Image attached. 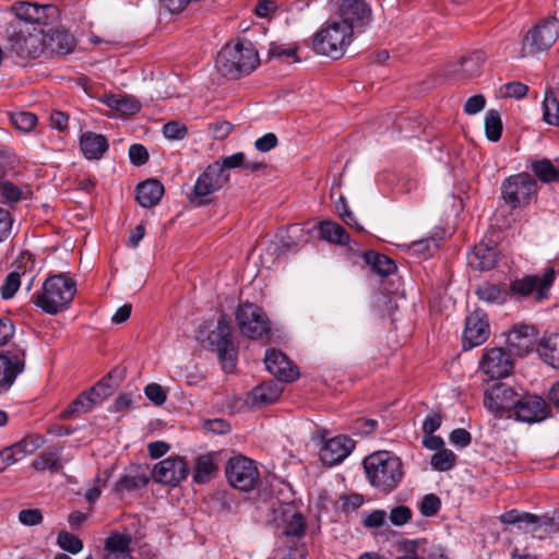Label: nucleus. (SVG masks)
Returning a JSON list of instances; mask_svg holds the SVG:
<instances>
[{
	"instance_id": "a18cd8bd",
	"label": "nucleus",
	"mask_w": 559,
	"mask_h": 559,
	"mask_svg": "<svg viewBox=\"0 0 559 559\" xmlns=\"http://www.w3.org/2000/svg\"><path fill=\"white\" fill-rule=\"evenodd\" d=\"M544 120L554 126H559V100L552 93H546L544 102Z\"/></svg>"
},
{
	"instance_id": "f3484780",
	"label": "nucleus",
	"mask_w": 559,
	"mask_h": 559,
	"mask_svg": "<svg viewBox=\"0 0 559 559\" xmlns=\"http://www.w3.org/2000/svg\"><path fill=\"white\" fill-rule=\"evenodd\" d=\"M188 475V464L180 456H169L158 462L153 468L154 480L168 486H177Z\"/></svg>"
},
{
	"instance_id": "a19ab883",
	"label": "nucleus",
	"mask_w": 559,
	"mask_h": 559,
	"mask_svg": "<svg viewBox=\"0 0 559 559\" xmlns=\"http://www.w3.org/2000/svg\"><path fill=\"white\" fill-rule=\"evenodd\" d=\"M91 399L85 395V393H81L71 404L61 413V418L63 419H72L81 414L87 413L93 407L91 405Z\"/></svg>"
},
{
	"instance_id": "7c9ffc66",
	"label": "nucleus",
	"mask_w": 559,
	"mask_h": 559,
	"mask_svg": "<svg viewBox=\"0 0 559 559\" xmlns=\"http://www.w3.org/2000/svg\"><path fill=\"white\" fill-rule=\"evenodd\" d=\"M282 391V385L276 382L270 381L267 383H263L259 386H255L252 390V403L255 406H265L269 404H273L280 399Z\"/></svg>"
},
{
	"instance_id": "c9c22d12",
	"label": "nucleus",
	"mask_w": 559,
	"mask_h": 559,
	"mask_svg": "<svg viewBox=\"0 0 559 559\" xmlns=\"http://www.w3.org/2000/svg\"><path fill=\"white\" fill-rule=\"evenodd\" d=\"M364 260L371 266L373 272L381 276H388L396 269L395 262L392 259L374 251L365 252Z\"/></svg>"
},
{
	"instance_id": "864d4df0",
	"label": "nucleus",
	"mask_w": 559,
	"mask_h": 559,
	"mask_svg": "<svg viewBox=\"0 0 559 559\" xmlns=\"http://www.w3.org/2000/svg\"><path fill=\"white\" fill-rule=\"evenodd\" d=\"M0 195L1 198L9 203L16 202L22 197L21 189L14 183L8 180L0 181Z\"/></svg>"
},
{
	"instance_id": "1a4fd4ad",
	"label": "nucleus",
	"mask_w": 559,
	"mask_h": 559,
	"mask_svg": "<svg viewBox=\"0 0 559 559\" xmlns=\"http://www.w3.org/2000/svg\"><path fill=\"white\" fill-rule=\"evenodd\" d=\"M559 36V21L546 17L532 27L523 37V55H533L549 49Z\"/></svg>"
},
{
	"instance_id": "2f4dec72",
	"label": "nucleus",
	"mask_w": 559,
	"mask_h": 559,
	"mask_svg": "<svg viewBox=\"0 0 559 559\" xmlns=\"http://www.w3.org/2000/svg\"><path fill=\"white\" fill-rule=\"evenodd\" d=\"M61 451V447L53 445L48 448L33 461L32 466L36 471L49 469L51 473H59L62 469L60 462Z\"/></svg>"
},
{
	"instance_id": "72a5a7b5",
	"label": "nucleus",
	"mask_w": 559,
	"mask_h": 559,
	"mask_svg": "<svg viewBox=\"0 0 559 559\" xmlns=\"http://www.w3.org/2000/svg\"><path fill=\"white\" fill-rule=\"evenodd\" d=\"M215 455L212 453L202 454L197 457L193 480L198 484H205L210 481L217 472V464L215 462Z\"/></svg>"
},
{
	"instance_id": "79ce46f5",
	"label": "nucleus",
	"mask_w": 559,
	"mask_h": 559,
	"mask_svg": "<svg viewBox=\"0 0 559 559\" xmlns=\"http://www.w3.org/2000/svg\"><path fill=\"white\" fill-rule=\"evenodd\" d=\"M485 132L489 141L497 142L501 138L502 122L497 110H489L485 117Z\"/></svg>"
},
{
	"instance_id": "338daca9",
	"label": "nucleus",
	"mask_w": 559,
	"mask_h": 559,
	"mask_svg": "<svg viewBox=\"0 0 559 559\" xmlns=\"http://www.w3.org/2000/svg\"><path fill=\"white\" fill-rule=\"evenodd\" d=\"M341 501H342V506H341L342 510L344 512H350V511H355L361 507V504L364 503V498L359 493H353L349 496L342 497Z\"/></svg>"
},
{
	"instance_id": "9d476101",
	"label": "nucleus",
	"mask_w": 559,
	"mask_h": 559,
	"mask_svg": "<svg viewBox=\"0 0 559 559\" xmlns=\"http://www.w3.org/2000/svg\"><path fill=\"white\" fill-rule=\"evenodd\" d=\"M556 273L552 269H546L542 275H526L515 278L510 284V295L516 299H523L534 294L537 301L548 297V290L554 284Z\"/></svg>"
},
{
	"instance_id": "c756f323",
	"label": "nucleus",
	"mask_w": 559,
	"mask_h": 559,
	"mask_svg": "<svg viewBox=\"0 0 559 559\" xmlns=\"http://www.w3.org/2000/svg\"><path fill=\"white\" fill-rule=\"evenodd\" d=\"M537 352L546 364L559 369V333L543 337L538 343Z\"/></svg>"
},
{
	"instance_id": "de8ad7c7",
	"label": "nucleus",
	"mask_w": 559,
	"mask_h": 559,
	"mask_svg": "<svg viewBox=\"0 0 559 559\" xmlns=\"http://www.w3.org/2000/svg\"><path fill=\"white\" fill-rule=\"evenodd\" d=\"M10 120L16 129L29 132L35 127L37 117L32 112L20 111L12 114Z\"/></svg>"
},
{
	"instance_id": "0e129e2a",
	"label": "nucleus",
	"mask_w": 559,
	"mask_h": 559,
	"mask_svg": "<svg viewBox=\"0 0 559 559\" xmlns=\"http://www.w3.org/2000/svg\"><path fill=\"white\" fill-rule=\"evenodd\" d=\"M486 99L481 94L471 96L464 105V110L468 115H475L481 111L485 107Z\"/></svg>"
},
{
	"instance_id": "a878e982",
	"label": "nucleus",
	"mask_w": 559,
	"mask_h": 559,
	"mask_svg": "<svg viewBox=\"0 0 559 559\" xmlns=\"http://www.w3.org/2000/svg\"><path fill=\"white\" fill-rule=\"evenodd\" d=\"M486 56L483 51H474L468 56L462 57L455 64L453 72L459 79L469 80L477 78L481 73V68L485 63Z\"/></svg>"
},
{
	"instance_id": "412c9836",
	"label": "nucleus",
	"mask_w": 559,
	"mask_h": 559,
	"mask_svg": "<svg viewBox=\"0 0 559 559\" xmlns=\"http://www.w3.org/2000/svg\"><path fill=\"white\" fill-rule=\"evenodd\" d=\"M264 364L266 369L281 381L290 382L299 377L297 367L284 353L274 348L266 350Z\"/></svg>"
},
{
	"instance_id": "c85d7f7f",
	"label": "nucleus",
	"mask_w": 559,
	"mask_h": 559,
	"mask_svg": "<svg viewBox=\"0 0 559 559\" xmlns=\"http://www.w3.org/2000/svg\"><path fill=\"white\" fill-rule=\"evenodd\" d=\"M80 146L86 158L99 159L108 150V141L104 135L88 131L81 135Z\"/></svg>"
},
{
	"instance_id": "8fccbe9b",
	"label": "nucleus",
	"mask_w": 559,
	"mask_h": 559,
	"mask_svg": "<svg viewBox=\"0 0 559 559\" xmlns=\"http://www.w3.org/2000/svg\"><path fill=\"white\" fill-rule=\"evenodd\" d=\"M306 522L300 513H295L286 522L284 534L293 537H300L305 533Z\"/></svg>"
},
{
	"instance_id": "774afa93",
	"label": "nucleus",
	"mask_w": 559,
	"mask_h": 559,
	"mask_svg": "<svg viewBox=\"0 0 559 559\" xmlns=\"http://www.w3.org/2000/svg\"><path fill=\"white\" fill-rule=\"evenodd\" d=\"M442 424V416L438 413L429 414L423 423V431L425 435L433 433L440 428Z\"/></svg>"
},
{
	"instance_id": "f03ea898",
	"label": "nucleus",
	"mask_w": 559,
	"mask_h": 559,
	"mask_svg": "<svg viewBox=\"0 0 559 559\" xmlns=\"http://www.w3.org/2000/svg\"><path fill=\"white\" fill-rule=\"evenodd\" d=\"M9 50L22 63L37 59L46 52V33L33 24L10 23Z\"/></svg>"
},
{
	"instance_id": "0eeeda50",
	"label": "nucleus",
	"mask_w": 559,
	"mask_h": 559,
	"mask_svg": "<svg viewBox=\"0 0 559 559\" xmlns=\"http://www.w3.org/2000/svg\"><path fill=\"white\" fill-rule=\"evenodd\" d=\"M228 180L229 174L224 171L219 162H214L198 177L189 197L190 202L197 206L209 204L212 201L211 197L221 190Z\"/></svg>"
},
{
	"instance_id": "13d9d810",
	"label": "nucleus",
	"mask_w": 559,
	"mask_h": 559,
	"mask_svg": "<svg viewBox=\"0 0 559 559\" xmlns=\"http://www.w3.org/2000/svg\"><path fill=\"white\" fill-rule=\"evenodd\" d=\"M144 393L146 397L153 402L155 405H162L165 403L167 395L162 388V385L157 383H150L145 386Z\"/></svg>"
},
{
	"instance_id": "dca6fc26",
	"label": "nucleus",
	"mask_w": 559,
	"mask_h": 559,
	"mask_svg": "<svg viewBox=\"0 0 559 559\" xmlns=\"http://www.w3.org/2000/svg\"><path fill=\"white\" fill-rule=\"evenodd\" d=\"M490 335V325L487 314L481 309H475L465 319L462 342L464 349L484 344Z\"/></svg>"
},
{
	"instance_id": "49530a36",
	"label": "nucleus",
	"mask_w": 559,
	"mask_h": 559,
	"mask_svg": "<svg viewBox=\"0 0 559 559\" xmlns=\"http://www.w3.org/2000/svg\"><path fill=\"white\" fill-rule=\"evenodd\" d=\"M57 545L70 554H79L83 549V542L75 535L61 531L57 536Z\"/></svg>"
},
{
	"instance_id": "f8f14e48",
	"label": "nucleus",
	"mask_w": 559,
	"mask_h": 559,
	"mask_svg": "<svg viewBox=\"0 0 559 559\" xmlns=\"http://www.w3.org/2000/svg\"><path fill=\"white\" fill-rule=\"evenodd\" d=\"M501 193L503 200L512 207L526 205L537 193V183L531 175L518 174L503 181Z\"/></svg>"
},
{
	"instance_id": "e433bc0d",
	"label": "nucleus",
	"mask_w": 559,
	"mask_h": 559,
	"mask_svg": "<svg viewBox=\"0 0 559 559\" xmlns=\"http://www.w3.org/2000/svg\"><path fill=\"white\" fill-rule=\"evenodd\" d=\"M46 442V439L41 435H27L22 438L20 441L15 442L11 445L17 459L21 461L27 455L33 454L39 448H41Z\"/></svg>"
},
{
	"instance_id": "ea45409f",
	"label": "nucleus",
	"mask_w": 559,
	"mask_h": 559,
	"mask_svg": "<svg viewBox=\"0 0 559 559\" xmlns=\"http://www.w3.org/2000/svg\"><path fill=\"white\" fill-rule=\"evenodd\" d=\"M532 171L539 180L546 183L559 180V170L546 158L532 163Z\"/></svg>"
},
{
	"instance_id": "423d86ee",
	"label": "nucleus",
	"mask_w": 559,
	"mask_h": 559,
	"mask_svg": "<svg viewBox=\"0 0 559 559\" xmlns=\"http://www.w3.org/2000/svg\"><path fill=\"white\" fill-rule=\"evenodd\" d=\"M236 320L240 333L251 340L266 343L270 338L271 322L259 306L250 302L239 305Z\"/></svg>"
},
{
	"instance_id": "c03bdc74",
	"label": "nucleus",
	"mask_w": 559,
	"mask_h": 559,
	"mask_svg": "<svg viewBox=\"0 0 559 559\" xmlns=\"http://www.w3.org/2000/svg\"><path fill=\"white\" fill-rule=\"evenodd\" d=\"M455 454L449 449H441L431 456V466L436 471L445 472L455 464Z\"/></svg>"
},
{
	"instance_id": "2eb2a0df",
	"label": "nucleus",
	"mask_w": 559,
	"mask_h": 559,
	"mask_svg": "<svg viewBox=\"0 0 559 559\" xmlns=\"http://www.w3.org/2000/svg\"><path fill=\"white\" fill-rule=\"evenodd\" d=\"M503 524H520L522 528L531 532L535 537L542 539L550 536L551 520L548 515H535L516 509L504 512L499 516Z\"/></svg>"
},
{
	"instance_id": "58836bf2",
	"label": "nucleus",
	"mask_w": 559,
	"mask_h": 559,
	"mask_svg": "<svg viewBox=\"0 0 559 559\" xmlns=\"http://www.w3.org/2000/svg\"><path fill=\"white\" fill-rule=\"evenodd\" d=\"M131 537L129 534L114 533L105 540L106 554L130 555Z\"/></svg>"
},
{
	"instance_id": "aec40b11",
	"label": "nucleus",
	"mask_w": 559,
	"mask_h": 559,
	"mask_svg": "<svg viewBox=\"0 0 559 559\" xmlns=\"http://www.w3.org/2000/svg\"><path fill=\"white\" fill-rule=\"evenodd\" d=\"M513 411L516 420L527 424L539 423L550 414L545 400L537 395L521 396Z\"/></svg>"
},
{
	"instance_id": "37998d69",
	"label": "nucleus",
	"mask_w": 559,
	"mask_h": 559,
	"mask_svg": "<svg viewBox=\"0 0 559 559\" xmlns=\"http://www.w3.org/2000/svg\"><path fill=\"white\" fill-rule=\"evenodd\" d=\"M477 297L490 304H501L504 301V295L499 286L490 283H484L476 288Z\"/></svg>"
},
{
	"instance_id": "09e8293b",
	"label": "nucleus",
	"mask_w": 559,
	"mask_h": 559,
	"mask_svg": "<svg viewBox=\"0 0 559 559\" xmlns=\"http://www.w3.org/2000/svg\"><path fill=\"white\" fill-rule=\"evenodd\" d=\"M441 508V500L438 496L433 493H428L424 496L420 504L419 511L424 516H433L436 515Z\"/></svg>"
},
{
	"instance_id": "7ed1b4c3",
	"label": "nucleus",
	"mask_w": 559,
	"mask_h": 559,
	"mask_svg": "<svg viewBox=\"0 0 559 559\" xmlns=\"http://www.w3.org/2000/svg\"><path fill=\"white\" fill-rule=\"evenodd\" d=\"M259 62L253 45L250 41H239L222 48L216 58V68L223 76L236 80L251 73Z\"/></svg>"
},
{
	"instance_id": "4c0bfd02",
	"label": "nucleus",
	"mask_w": 559,
	"mask_h": 559,
	"mask_svg": "<svg viewBox=\"0 0 559 559\" xmlns=\"http://www.w3.org/2000/svg\"><path fill=\"white\" fill-rule=\"evenodd\" d=\"M148 484V477L144 474H127L119 478L115 484L114 490L117 493L132 491L145 487Z\"/></svg>"
},
{
	"instance_id": "4468645a",
	"label": "nucleus",
	"mask_w": 559,
	"mask_h": 559,
	"mask_svg": "<svg viewBox=\"0 0 559 559\" xmlns=\"http://www.w3.org/2000/svg\"><path fill=\"white\" fill-rule=\"evenodd\" d=\"M514 368V361L509 352L502 347L485 349L479 362V370L487 380H498L510 376Z\"/></svg>"
},
{
	"instance_id": "5701e85b",
	"label": "nucleus",
	"mask_w": 559,
	"mask_h": 559,
	"mask_svg": "<svg viewBox=\"0 0 559 559\" xmlns=\"http://www.w3.org/2000/svg\"><path fill=\"white\" fill-rule=\"evenodd\" d=\"M498 259L499 251L497 246L484 241L476 245L467 257L471 267L478 271L492 270L497 265Z\"/></svg>"
},
{
	"instance_id": "4d7b16f0",
	"label": "nucleus",
	"mask_w": 559,
	"mask_h": 559,
	"mask_svg": "<svg viewBox=\"0 0 559 559\" xmlns=\"http://www.w3.org/2000/svg\"><path fill=\"white\" fill-rule=\"evenodd\" d=\"M163 133L169 140H181L187 134V128L178 121H169L164 124Z\"/></svg>"
},
{
	"instance_id": "20e7f679",
	"label": "nucleus",
	"mask_w": 559,
	"mask_h": 559,
	"mask_svg": "<svg viewBox=\"0 0 559 559\" xmlns=\"http://www.w3.org/2000/svg\"><path fill=\"white\" fill-rule=\"evenodd\" d=\"M76 293L75 282L63 273L49 276L41 292L33 296L34 302L43 311L56 314L69 307Z\"/></svg>"
},
{
	"instance_id": "6e6d98bb",
	"label": "nucleus",
	"mask_w": 559,
	"mask_h": 559,
	"mask_svg": "<svg viewBox=\"0 0 559 559\" xmlns=\"http://www.w3.org/2000/svg\"><path fill=\"white\" fill-rule=\"evenodd\" d=\"M44 518L39 509H23L19 512V521L25 526L41 524Z\"/></svg>"
},
{
	"instance_id": "cd10ccee",
	"label": "nucleus",
	"mask_w": 559,
	"mask_h": 559,
	"mask_svg": "<svg viewBox=\"0 0 559 559\" xmlns=\"http://www.w3.org/2000/svg\"><path fill=\"white\" fill-rule=\"evenodd\" d=\"M10 11L15 15V20L11 23L21 22L39 26L45 17V7L29 2H15L11 5Z\"/></svg>"
},
{
	"instance_id": "f257e3e1",
	"label": "nucleus",
	"mask_w": 559,
	"mask_h": 559,
	"mask_svg": "<svg viewBox=\"0 0 559 559\" xmlns=\"http://www.w3.org/2000/svg\"><path fill=\"white\" fill-rule=\"evenodd\" d=\"M362 464L370 485L384 495L395 490L404 477L401 459L389 451L373 452Z\"/></svg>"
},
{
	"instance_id": "393cba45",
	"label": "nucleus",
	"mask_w": 559,
	"mask_h": 559,
	"mask_svg": "<svg viewBox=\"0 0 559 559\" xmlns=\"http://www.w3.org/2000/svg\"><path fill=\"white\" fill-rule=\"evenodd\" d=\"M165 193L164 186L157 179H147L136 187V201L142 207L157 205Z\"/></svg>"
},
{
	"instance_id": "bf43d9fd",
	"label": "nucleus",
	"mask_w": 559,
	"mask_h": 559,
	"mask_svg": "<svg viewBox=\"0 0 559 559\" xmlns=\"http://www.w3.org/2000/svg\"><path fill=\"white\" fill-rule=\"evenodd\" d=\"M15 270L20 271L21 275H25L27 272H32L35 267V260L31 252H22L14 262Z\"/></svg>"
},
{
	"instance_id": "69168bd1",
	"label": "nucleus",
	"mask_w": 559,
	"mask_h": 559,
	"mask_svg": "<svg viewBox=\"0 0 559 559\" xmlns=\"http://www.w3.org/2000/svg\"><path fill=\"white\" fill-rule=\"evenodd\" d=\"M450 441L454 445L466 448L472 441V436L467 430L457 428L450 433Z\"/></svg>"
},
{
	"instance_id": "a211bd4d",
	"label": "nucleus",
	"mask_w": 559,
	"mask_h": 559,
	"mask_svg": "<svg viewBox=\"0 0 559 559\" xmlns=\"http://www.w3.org/2000/svg\"><path fill=\"white\" fill-rule=\"evenodd\" d=\"M519 399V394L512 386L498 382L485 391L484 405L490 412H510Z\"/></svg>"
},
{
	"instance_id": "ddd939ff",
	"label": "nucleus",
	"mask_w": 559,
	"mask_h": 559,
	"mask_svg": "<svg viewBox=\"0 0 559 559\" xmlns=\"http://www.w3.org/2000/svg\"><path fill=\"white\" fill-rule=\"evenodd\" d=\"M341 24L355 34H361L372 22V11L365 0H341L338 4Z\"/></svg>"
},
{
	"instance_id": "f704fd0d",
	"label": "nucleus",
	"mask_w": 559,
	"mask_h": 559,
	"mask_svg": "<svg viewBox=\"0 0 559 559\" xmlns=\"http://www.w3.org/2000/svg\"><path fill=\"white\" fill-rule=\"evenodd\" d=\"M320 238L336 245H347L349 235L340 224L331 221L319 224Z\"/></svg>"
},
{
	"instance_id": "680f3d73",
	"label": "nucleus",
	"mask_w": 559,
	"mask_h": 559,
	"mask_svg": "<svg viewBox=\"0 0 559 559\" xmlns=\"http://www.w3.org/2000/svg\"><path fill=\"white\" fill-rule=\"evenodd\" d=\"M210 130L214 139L224 140L230 134L233 124L226 120H221L212 123Z\"/></svg>"
},
{
	"instance_id": "6ab92c4d",
	"label": "nucleus",
	"mask_w": 559,
	"mask_h": 559,
	"mask_svg": "<svg viewBox=\"0 0 559 559\" xmlns=\"http://www.w3.org/2000/svg\"><path fill=\"white\" fill-rule=\"evenodd\" d=\"M25 368V348L16 346L0 353V388L12 385Z\"/></svg>"
},
{
	"instance_id": "9b49d317",
	"label": "nucleus",
	"mask_w": 559,
	"mask_h": 559,
	"mask_svg": "<svg viewBox=\"0 0 559 559\" xmlns=\"http://www.w3.org/2000/svg\"><path fill=\"white\" fill-rule=\"evenodd\" d=\"M225 473L230 486L241 491L254 489L260 480L254 461L241 455L229 459Z\"/></svg>"
},
{
	"instance_id": "052dcab7",
	"label": "nucleus",
	"mask_w": 559,
	"mask_h": 559,
	"mask_svg": "<svg viewBox=\"0 0 559 559\" xmlns=\"http://www.w3.org/2000/svg\"><path fill=\"white\" fill-rule=\"evenodd\" d=\"M129 157L133 165H144L148 159V153L142 144H132L129 148Z\"/></svg>"
},
{
	"instance_id": "473e14b6",
	"label": "nucleus",
	"mask_w": 559,
	"mask_h": 559,
	"mask_svg": "<svg viewBox=\"0 0 559 559\" xmlns=\"http://www.w3.org/2000/svg\"><path fill=\"white\" fill-rule=\"evenodd\" d=\"M105 104L124 116H132L140 111V102L129 95L111 94L105 97Z\"/></svg>"
},
{
	"instance_id": "5fc2aeb1",
	"label": "nucleus",
	"mask_w": 559,
	"mask_h": 559,
	"mask_svg": "<svg viewBox=\"0 0 559 559\" xmlns=\"http://www.w3.org/2000/svg\"><path fill=\"white\" fill-rule=\"evenodd\" d=\"M412 510L406 506L394 507L389 515L390 522L395 526H402L412 519Z\"/></svg>"
},
{
	"instance_id": "b1692460",
	"label": "nucleus",
	"mask_w": 559,
	"mask_h": 559,
	"mask_svg": "<svg viewBox=\"0 0 559 559\" xmlns=\"http://www.w3.org/2000/svg\"><path fill=\"white\" fill-rule=\"evenodd\" d=\"M535 338V329L528 325L513 328L507 337L509 347L515 355L522 356L532 350Z\"/></svg>"
},
{
	"instance_id": "603ef678",
	"label": "nucleus",
	"mask_w": 559,
	"mask_h": 559,
	"mask_svg": "<svg viewBox=\"0 0 559 559\" xmlns=\"http://www.w3.org/2000/svg\"><path fill=\"white\" fill-rule=\"evenodd\" d=\"M528 92V86L521 82H509L501 86L500 95L501 97L508 98L513 97L516 99L523 98Z\"/></svg>"
},
{
	"instance_id": "6e6552de",
	"label": "nucleus",
	"mask_w": 559,
	"mask_h": 559,
	"mask_svg": "<svg viewBox=\"0 0 559 559\" xmlns=\"http://www.w3.org/2000/svg\"><path fill=\"white\" fill-rule=\"evenodd\" d=\"M209 344L216 350L218 359L226 372H233L236 368L237 350L231 341V325L222 314L217 325L207 335Z\"/></svg>"
},
{
	"instance_id": "bb28decb",
	"label": "nucleus",
	"mask_w": 559,
	"mask_h": 559,
	"mask_svg": "<svg viewBox=\"0 0 559 559\" xmlns=\"http://www.w3.org/2000/svg\"><path fill=\"white\" fill-rule=\"evenodd\" d=\"M74 49V38L62 29H55L46 34V55L64 56Z\"/></svg>"
},
{
	"instance_id": "39448f33",
	"label": "nucleus",
	"mask_w": 559,
	"mask_h": 559,
	"mask_svg": "<svg viewBox=\"0 0 559 559\" xmlns=\"http://www.w3.org/2000/svg\"><path fill=\"white\" fill-rule=\"evenodd\" d=\"M353 37L354 34L346 25L335 21L316 34L313 47L318 53L336 60L344 56Z\"/></svg>"
},
{
	"instance_id": "4be33fe9",
	"label": "nucleus",
	"mask_w": 559,
	"mask_h": 559,
	"mask_svg": "<svg viewBox=\"0 0 559 559\" xmlns=\"http://www.w3.org/2000/svg\"><path fill=\"white\" fill-rule=\"evenodd\" d=\"M354 448L355 442L350 438L347 436H337L324 443L320 451V459L323 464L332 466L347 457Z\"/></svg>"
},
{
	"instance_id": "e2e57ef3",
	"label": "nucleus",
	"mask_w": 559,
	"mask_h": 559,
	"mask_svg": "<svg viewBox=\"0 0 559 559\" xmlns=\"http://www.w3.org/2000/svg\"><path fill=\"white\" fill-rule=\"evenodd\" d=\"M277 136L274 133L270 132L257 139L254 142V147L259 152L265 153L274 148L277 145Z\"/></svg>"
},
{
	"instance_id": "3c124183",
	"label": "nucleus",
	"mask_w": 559,
	"mask_h": 559,
	"mask_svg": "<svg viewBox=\"0 0 559 559\" xmlns=\"http://www.w3.org/2000/svg\"><path fill=\"white\" fill-rule=\"evenodd\" d=\"M20 278V271H12L7 275L4 283L1 286V294L3 298H11L14 296L21 285Z\"/></svg>"
}]
</instances>
